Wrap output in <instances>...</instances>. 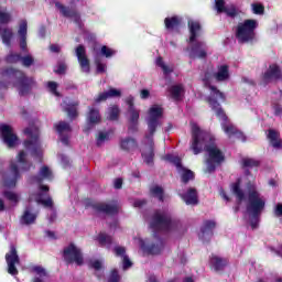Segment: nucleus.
I'll list each match as a JSON object with an SVG mask.
<instances>
[{
  "label": "nucleus",
  "mask_w": 282,
  "mask_h": 282,
  "mask_svg": "<svg viewBox=\"0 0 282 282\" xmlns=\"http://www.w3.org/2000/svg\"><path fill=\"white\" fill-rule=\"evenodd\" d=\"M12 21V15L8 12L0 11V25H8Z\"/></svg>",
  "instance_id": "nucleus-51"
},
{
  "label": "nucleus",
  "mask_w": 282,
  "mask_h": 282,
  "mask_svg": "<svg viewBox=\"0 0 282 282\" xmlns=\"http://www.w3.org/2000/svg\"><path fill=\"white\" fill-rule=\"evenodd\" d=\"M261 161L252 158H243L241 160V169H259Z\"/></svg>",
  "instance_id": "nucleus-36"
},
{
  "label": "nucleus",
  "mask_w": 282,
  "mask_h": 282,
  "mask_svg": "<svg viewBox=\"0 0 282 282\" xmlns=\"http://www.w3.org/2000/svg\"><path fill=\"white\" fill-rule=\"evenodd\" d=\"M274 216L275 217H282V204L279 203L274 208Z\"/></svg>",
  "instance_id": "nucleus-64"
},
{
  "label": "nucleus",
  "mask_w": 282,
  "mask_h": 282,
  "mask_svg": "<svg viewBox=\"0 0 282 282\" xmlns=\"http://www.w3.org/2000/svg\"><path fill=\"white\" fill-rule=\"evenodd\" d=\"M21 54L20 53H10L6 56L4 61L6 63H8L9 65H14L19 62H21Z\"/></svg>",
  "instance_id": "nucleus-45"
},
{
  "label": "nucleus",
  "mask_w": 282,
  "mask_h": 282,
  "mask_svg": "<svg viewBox=\"0 0 282 282\" xmlns=\"http://www.w3.org/2000/svg\"><path fill=\"white\" fill-rule=\"evenodd\" d=\"M18 34L20 36V50L28 54V20H21Z\"/></svg>",
  "instance_id": "nucleus-17"
},
{
  "label": "nucleus",
  "mask_w": 282,
  "mask_h": 282,
  "mask_svg": "<svg viewBox=\"0 0 282 282\" xmlns=\"http://www.w3.org/2000/svg\"><path fill=\"white\" fill-rule=\"evenodd\" d=\"M64 111L67 113L69 120H76L78 118V107H80V101L73 100V101H63Z\"/></svg>",
  "instance_id": "nucleus-20"
},
{
  "label": "nucleus",
  "mask_w": 282,
  "mask_h": 282,
  "mask_svg": "<svg viewBox=\"0 0 282 282\" xmlns=\"http://www.w3.org/2000/svg\"><path fill=\"white\" fill-rule=\"evenodd\" d=\"M120 148L122 149V151H133V149H138V141L131 137L121 139Z\"/></svg>",
  "instance_id": "nucleus-35"
},
{
  "label": "nucleus",
  "mask_w": 282,
  "mask_h": 282,
  "mask_svg": "<svg viewBox=\"0 0 282 282\" xmlns=\"http://www.w3.org/2000/svg\"><path fill=\"white\" fill-rule=\"evenodd\" d=\"M2 197H4V199H7V202H10V204H14V206H17V204H19V202H21L19 194H17L15 192H12L10 189L2 191Z\"/></svg>",
  "instance_id": "nucleus-37"
},
{
  "label": "nucleus",
  "mask_w": 282,
  "mask_h": 282,
  "mask_svg": "<svg viewBox=\"0 0 282 282\" xmlns=\"http://www.w3.org/2000/svg\"><path fill=\"white\" fill-rule=\"evenodd\" d=\"M151 197H154L161 203H164V188L159 185H154L150 188Z\"/></svg>",
  "instance_id": "nucleus-38"
},
{
  "label": "nucleus",
  "mask_w": 282,
  "mask_h": 282,
  "mask_svg": "<svg viewBox=\"0 0 282 282\" xmlns=\"http://www.w3.org/2000/svg\"><path fill=\"white\" fill-rule=\"evenodd\" d=\"M215 228H217V223H215V220H204L200 227V239L213 237L215 235L213 231Z\"/></svg>",
  "instance_id": "nucleus-23"
},
{
  "label": "nucleus",
  "mask_w": 282,
  "mask_h": 282,
  "mask_svg": "<svg viewBox=\"0 0 282 282\" xmlns=\"http://www.w3.org/2000/svg\"><path fill=\"white\" fill-rule=\"evenodd\" d=\"M177 226V220L173 219V216L169 210L156 209L151 218L150 227L152 230H164L169 232L173 230V227Z\"/></svg>",
  "instance_id": "nucleus-8"
},
{
  "label": "nucleus",
  "mask_w": 282,
  "mask_h": 282,
  "mask_svg": "<svg viewBox=\"0 0 282 282\" xmlns=\"http://www.w3.org/2000/svg\"><path fill=\"white\" fill-rule=\"evenodd\" d=\"M20 61L23 67H32V65L34 64V57L32 55L22 56Z\"/></svg>",
  "instance_id": "nucleus-52"
},
{
  "label": "nucleus",
  "mask_w": 282,
  "mask_h": 282,
  "mask_svg": "<svg viewBox=\"0 0 282 282\" xmlns=\"http://www.w3.org/2000/svg\"><path fill=\"white\" fill-rule=\"evenodd\" d=\"M94 63L96 65L97 74H105V72H107V64L102 63L100 54L95 55Z\"/></svg>",
  "instance_id": "nucleus-42"
},
{
  "label": "nucleus",
  "mask_w": 282,
  "mask_h": 282,
  "mask_svg": "<svg viewBox=\"0 0 282 282\" xmlns=\"http://www.w3.org/2000/svg\"><path fill=\"white\" fill-rule=\"evenodd\" d=\"M164 160H166V162L175 164L176 169H184V166H182V159H180L178 156H174L173 154H166L164 156Z\"/></svg>",
  "instance_id": "nucleus-46"
},
{
  "label": "nucleus",
  "mask_w": 282,
  "mask_h": 282,
  "mask_svg": "<svg viewBox=\"0 0 282 282\" xmlns=\"http://www.w3.org/2000/svg\"><path fill=\"white\" fill-rule=\"evenodd\" d=\"M210 78H213V75L210 73L206 72L205 76L203 78L206 87H208V89H210V91L214 93V96H217V98L223 100V102H226V95L224 93H221V90H219L216 86L210 85Z\"/></svg>",
  "instance_id": "nucleus-24"
},
{
  "label": "nucleus",
  "mask_w": 282,
  "mask_h": 282,
  "mask_svg": "<svg viewBox=\"0 0 282 282\" xmlns=\"http://www.w3.org/2000/svg\"><path fill=\"white\" fill-rule=\"evenodd\" d=\"M65 72H67V64H65L64 62H58L57 68L55 69V74L63 75L65 74Z\"/></svg>",
  "instance_id": "nucleus-57"
},
{
  "label": "nucleus",
  "mask_w": 282,
  "mask_h": 282,
  "mask_svg": "<svg viewBox=\"0 0 282 282\" xmlns=\"http://www.w3.org/2000/svg\"><path fill=\"white\" fill-rule=\"evenodd\" d=\"M134 208H142V206H147V199H137L133 203Z\"/></svg>",
  "instance_id": "nucleus-62"
},
{
  "label": "nucleus",
  "mask_w": 282,
  "mask_h": 282,
  "mask_svg": "<svg viewBox=\"0 0 282 282\" xmlns=\"http://www.w3.org/2000/svg\"><path fill=\"white\" fill-rule=\"evenodd\" d=\"M144 250L148 254H160L164 250V240L159 238L156 243L145 246Z\"/></svg>",
  "instance_id": "nucleus-33"
},
{
  "label": "nucleus",
  "mask_w": 282,
  "mask_h": 282,
  "mask_svg": "<svg viewBox=\"0 0 282 282\" xmlns=\"http://www.w3.org/2000/svg\"><path fill=\"white\" fill-rule=\"evenodd\" d=\"M182 17L173 15L164 19L165 30H180L182 26Z\"/></svg>",
  "instance_id": "nucleus-28"
},
{
  "label": "nucleus",
  "mask_w": 282,
  "mask_h": 282,
  "mask_svg": "<svg viewBox=\"0 0 282 282\" xmlns=\"http://www.w3.org/2000/svg\"><path fill=\"white\" fill-rule=\"evenodd\" d=\"M47 89L53 94V96H61V93H58V84L56 82H48Z\"/></svg>",
  "instance_id": "nucleus-50"
},
{
  "label": "nucleus",
  "mask_w": 282,
  "mask_h": 282,
  "mask_svg": "<svg viewBox=\"0 0 282 282\" xmlns=\"http://www.w3.org/2000/svg\"><path fill=\"white\" fill-rule=\"evenodd\" d=\"M97 241L100 246H108V248L113 243V238L105 232H100L97 236Z\"/></svg>",
  "instance_id": "nucleus-43"
},
{
  "label": "nucleus",
  "mask_w": 282,
  "mask_h": 282,
  "mask_svg": "<svg viewBox=\"0 0 282 282\" xmlns=\"http://www.w3.org/2000/svg\"><path fill=\"white\" fill-rule=\"evenodd\" d=\"M170 97L172 100H182V94H184V86L182 84L172 85L167 88Z\"/></svg>",
  "instance_id": "nucleus-30"
},
{
  "label": "nucleus",
  "mask_w": 282,
  "mask_h": 282,
  "mask_svg": "<svg viewBox=\"0 0 282 282\" xmlns=\"http://www.w3.org/2000/svg\"><path fill=\"white\" fill-rule=\"evenodd\" d=\"M214 78L217 83H224L230 78V70L228 69V65L218 66V72L214 73Z\"/></svg>",
  "instance_id": "nucleus-31"
},
{
  "label": "nucleus",
  "mask_w": 282,
  "mask_h": 282,
  "mask_svg": "<svg viewBox=\"0 0 282 282\" xmlns=\"http://www.w3.org/2000/svg\"><path fill=\"white\" fill-rule=\"evenodd\" d=\"M216 10L219 13L225 12L226 11V1H224V0H216Z\"/></svg>",
  "instance_id": "nucleus-58"
},
{
  "label": "nucleus",
  "mask_w": 282,
  "mask_h": 282,
  "mask_svg": "<svg viewBox=\"0 0 282 282\" xmlns=\"http://www.w3.org/2000/svg\"><path fill=\"white\" fill-rule=\"evenodd\" d=\"M101 120L102 118L100 117V110L96 108H89V111L87 115L88 128L85 129V133L89 132V129H91L94 124H100Z\"/></svg>",
  "instance_id": "nucleus-22"
},
{
  "label": "nucleus",
  "mask_w": 282,
  "mask_h": 282,
  "mask_svg": "<svg viewBox=\"0 0 282 282\" xmlns=\"http://www.w3.org/2000/svg\"><path fill=\"white\" fill-rule=\"evenodd\" d=\"M207 102L213 111L216 112L218 120H221V129L228 135V138H232L236 135L238 129L232 123H228V116H226V111L221 108V104L217 101L213 96L207 97Z\"/></svg>",
  "instance_id": "nucleus-9"
},
{
  "label": "nucleus",
  "mask_w": 282,
  "mask_h": 282,
  "mask_svg": "<svg viewBox=\"0 0 282 282\" xmlns=\"http://www.w3.org/2000/svg\"><path fill=\"white\" fill-rule=\"evenodd\" d=\"M182 175H181V180L183 182V184H188L192 180H195V172L191 171L188 169L182 167Z\"/></svg>",
  "instance_id": "nucleus-44"
},
{
  "label": "nucleus",
  "mask_w": 282,
  "mask_h": 282,
  "mask_svg": "<svg viewBox=\"0 0 282 282\" xmlns=\"http://www.w3.org/2000/svg\"><path fill=\"white\" fill-rule=\"evenodd\" d=\"M1 74L8 78H15L14 87H17L19 96H28L36 86V80L32 77H28L23 70H19L14 67H7L2 69Z\"/></svg>",
  "instance_id": "nucleus-5"
},
{
  "label": "nucleus",
  "mask_w": 282,
  "mask_h": 282,
  "mask_svg": "<svg viewBox=\"0 0 282 282\" xmlns=\"http://www.w3.org/2000/svg\"><path fill=\"white\" fill-rule=\"evenodd\" d=\"M113 253L116 257H121L123 270H129V268H133V262L131 261V259H129V256H127V248L116 246L113 248Z\"/></svg>",
  "instance_id": "nucleus-21"
},
{
  "label": "nucleus",
  "mask_w": 282,
  "mask_h": 282,
  "mask_svg": "<svg viewBox=\"0 0 282 282\" xmlns=\"http://www.w3.org/2000/svg\"><path fill=\"white\" fill-rule=\"evenodd\" d=\"M55 8H57L61 14H63L66 19H73L76 25H80L83 20L80 19V12H78L76 9L65 7L61 2H55Z\"/></svg>",
  "instance_id": "nucleus-15"
},
{
  "label": "nucleus",
  "mask_w": 282,
  "mask_h": 282,
  "mask_svg": "<svg viewBox=\"0 0 282 282\" xmlns=\"http://www.w3.org/2000/svg\"><path fill=\"white\" fill-rule=\"evenodd\" d=\"M116 55V51L112 48H109L107 45H102L100 48L99 56H105V58H111V56Z\"/></svg>",
  "instance_id": "nucleus-47"
},
{
  "label": "nucleus",
  "mask_w": 282,
  "mask_h": 282,
  "mask_svg": "<svg viewBox=\"0 0 282 282\" xmlns=\"http://www.w3.org/2000/svg\"><path fill=\"white\" fill-rule=\"evenodd\" d=\"M156 65L158 67H161V69H163V74H171V72H173L169 68V66H166V64H164V59L162 58V56H159L156 58Z\"/></svg>",
  "instance_id": "nucleus-53"
},
{
  "label": "nucleus",
  "mask_w": 282,
  "mask_h": 282,
  "mask_svg": "<svg viewBox=\"0 0 282 282\" xmlns=\"http://www.w3.org/2000/svg\"><path fill=\"white\" fill-rule=\"evenodd\" d=\"M164 116V110L161 107L153 106L149 109V117L147 119L148 133L145 134V140H149L150 145L147 151L141 153V158L148 164V166L153 165V160L155 158V143L153 142V135L158 132V129L162 127V118Z\"/></svg>",
  "instance_id": "nucleus-2"
},
{
  "label": "nucleus",
  "mask_w": 282,
  "mask_h": 282,
  "mask_svg": "<svg viewBox=\"0 0 282 282\" xmlns=\"http://www.w3.org/2000/svg\"><path fill=\"white\" fill-rule=\"evenodd\" d=\"M109 139V134L99 132L98 138H97V147H100V142H105V140Z\"/></svg>",
  "instance_id": "nucleus-60"
},
{
  "label": "nucleus",
  "mask_w": 282,
  "mask_h": 282,
  "mask_svg": "<svg viewBox=\"0 0 282 282\" xmlns=\"http://www.w3.org/2000/svg\"><path fill=\"white\" fill-rule=\"evenodd\" d=\"M187 28L189 30L188 43H193L191 48H187V52H189V58H206L208 53L204 48V42H195L197 41V36H199V32H202V24L199 21L188 20Z\"/></svg>",
  "instance_id": "nucleus-6"
},
{
  "label": "nucleus",
  "mask_w": 282,
  "mask_h": 282,
  "mask_svg": "<svg viewBox=\"0 0 282 282\" xmlns=\"http://www.w3.org/2000/svg\"><path fill=\"white\" fill-rule=\"evenodd\" d=\"M18 162V163H17ZM17 162L11 161L10 162V173H4L2 175V186L4 188H15L17 182L21 180V172L28 173L33 166L32 162L28 161V153L25 151H20L17 155Z\"/></svg>",
  "instance_id": "nucleus-4"
},
{
  "label": "nucleus",
  "mask_w": 282,
  "mask_h": 282,
  "mask_svg": "<svg viewBox=\"0 0 282 282\" xmlns=\"http://www.w3.org/2000/svg\"><path fill=\"white\" fill-rule=\"evenodd\" d=\"M90 208L95 210L98 215H118L120 207L118 204H107L102 202H94L89 204Z\"/></svg>",
  "instance_id": "nucleus-13"
},
{
  "label": "nucleus",
  "mask_w": 282,
  "mask_h": 282,
  "mask_svg": "<svg viewBox=\"0 0 282 282\" xmlns=\"http://www.w3.org/2000/svg\"><path fill=\"white\" fill-rule=\"evenodd\" d=\"M4 259L8 265V273L11 274V276H17V274H19L17 265L21 263V258L19 257V251L14 245H10L9 252L6 253Z\"/></svg>",
  "instance_id": "nucleus-11"
},
{
  "label": "nucleus",
  "mask_w": 282,
  "mask_h": 282,
  "mask_svg": "<svg viewBox=\"0 0 282 282\" xmlns=\"http://www.w3.org/2000/svg\"><path fill=\"white\" fill-rule=\"evenodd\" d=\"M227 17H230L231 19H235V17H237L238 12H237V8L231 7V8H226L224 11Z\"/></svg>",
  "instance_id": "nucleus-59"
},
{
  "label": "nucleus",
  "mask_w": 282,
  "mask_h": 282,
  "mask_svg": "<svg viewBox=\"0 0 282 282\" xmlns=\"http://www.w3.org/2000/svg\"><path fill=\"white\" fill-rule=\"evenodd\" d=\"M232 193L237 197L238 202H243L246 199V193H243V189H241V182L237 181L232 184Z\"/></svg>",
  "instance_id": "nucleus-40"
},
{
  "label": "nucleus",
  "mask_w": 282,
  "mask_h": 282,
  "mask_svg": "<svg viewBox=\"0 0 282 282\" xmlns=\"http://www.w3.org/2000/svg\"><path fill=\"white\" fill-rule=\"evenodd\" d=\"M0 36L2 39L3 45H7V47H11L12 39L14 37V33L12 32V29L0 26Z\"/></svg>",
  "instance_id": "nucleus-32"
},
{
  "label": "nucleus",
  "mask_w": 282,
  "mask_h": 282,
  "mask_svg": "<svg viewBox=\"0 0 282 282\" xmlns=\"http://www.w3.org/2000/svg\"><path fill=\"white\" fill-rule=\"evenodd\" d=\"M251 10L253 14H258V15L265 14V7L261 3H252Z\"/></svg>",
  "instance_id": "nucleus-49"
},
{
  "label": "nucleus",
  "mask_w": 282,
  "mask_h": 282,
  "mask_svg": "<svg viewBox=\"0 0 282 282\" xmlns=\"http://www.w3.org/2000/svg\"><path fill=\"white\" fill-rule=\"evenodd\" d=\"M54 129L58 133V135H63V133H70L72 126L67 121H59L54 124Z\"/></svg>",
  "instance_id": "nucleus-39"
},
{
  "label": "nucleus",
  "mask_w": 282,
  "mask_h": 282,
  "mask_svg": "<svg viewBox=\"0 0 282 282\" xmlns=\"http://www.w3.org/2000/svg\"><path fill=\"white\" fill-rule=\"evenodd\" d=\"M247 191V213L249 215V223L252 230L259 228V221H261V215L265 210V199L261 197V193L257 189V185L252 182H248L246 185Z\"/></svg>",
  "instance_id": "nucleus-3"
},
{
  "label": "nucleus",
  "mask_w": 282,
  "mask_h": 282,
  "mask_svg": "<svg viewBox=\"0 0 282 282\" xmlns=\"http://www.w3.org/2000/svg\"><path fill=\"white\" fill-rule=\"evenodd\" d=\"M90 268H93V270H102V262H100V260H95L90 262Z\"/></svg>",
  "instance_id": "nucleus-61"
},
{
  "label": "nucleus",
  "mask_w": 282,
  "mask_h": 282,
  "mask_svg": "<svg viewBox=\"0 0 282 282\" xmlns=\"http://www.w3.org/2000/svg\"><path fill=\"white\" fill-rule=\"evenodd\" d=\"M0 133L2 135V140L9 149H14L17 147V142H19V137L14 134V130H12L10 124L0 123Z\"/></svg>",
  "instance_id": "nucleus-12"
},
{
  "label": "nucleus",
  "mask_w": 282,
  "mask_h": 282,
  "mask_svg": "<svg viewBox=\"0 0 282 282\" xmlns=\"http://www.w3.org/2000/svg\"><path fill=\"white\" fill-rule=\"evenodd\" d=\"M24 133L31 138V140L24 141L25 149H30V147H34V144L39 143V133H34L32 128H25Z\"/></svg>",
  "instance_id": "nucleus-34"
},
{
  "label": "nucleus",
  "mask_w": 282,
  "mask_h": 282,
  "mask_svg": "<svg viewBox=\"0 0 282 282\" xmlns=\"http://www.w3.org/2000/svg\"><path fill=\"white\" fill-rule=\"evenodd\" d=\"M109 120L116 121L120 118V108L118 106H112L109 110Z\"/></svg>",
  "instance_id": "nucleus-48"
},
{
  "label": "nucleus",
  "mask_w": 282,
  "mask_h": 282,
  "mask_svg": "<svg viewBox=\"0 0 282 282\" xmlns=\"http://www.w3.org/2000/svg\"><path fill=\"white\" fill-rule=\"evenodd\" d=\"M122 96V91L116 88H110L107 91L100 93L97 98H95V102H105V100H109V98H120Z\"/></svg>",
  "instance_id": "nucleus-25"
},
{
  "label": "nucleus",
  "mask_w": 282,
  "mask_h": 282,
  "mask_svg": "<svg viewBox=\"0 0 282 282\" xmlns=\"http://www.w3.org/2000/svg\"><path fill=\"white\" fill-rule=\"evenodd\" d=\"M274 116H282V107L280 104L273 105Z\"/></svg>",
  "instance_id": "nucleus-63"
},
{
  "label": "nucleus",
  "mask_w": 282,
  "mask_h": 282,
  "mask_svg": "<svg viewBox=\"0 0 282 282\" xmlns=\"http://www.w3.org/2000/svg\"><path fill=\"white\" fill-rule=\"evenodd\" d=\"M267 138L270 140V144L273 149H282L281 133H279V131L269 129Z\"/></svg>",
  "instance_id": "nucleus-29"
},
{
  "label": "nucleus",
  "mask_w": 282,
  "mask_h": 282,
  "mask_svg": "<svg viewBox=\"0 0 282 282\" xmlns=\"http://www.w3.org/2000/svg\"><path fill=\"white\" fill-rule=\"evenodd\" d=\"M130 113V118H129V122H139L140 120V111H138L137 109L133 110H128Z\"/></svg>",
  "instance_id": "nucleus-55"
},
{
  "label": "nucleus",
  "mask_w": 282,
  "mask_h": 282,
  "mask_svg": "<svg viewBox=\"0 0 282 282\" xmlns=\"http://www.w3.org/2000/svg\"><path fill=\"white\" fill-rule=\"evenodd\" d=\"M108 282H120V273H118L117 269L111 270Z\"/></svg>",
  "instance_id": "nucleus-56"
},
{
  "label": "nucleus",
  "mask_w": 282,
  "mask_h": 282,
  "mask_svg": "<svg viewBox=\"0 0 282 282\" xmlns=\"http://www.w3.org/2000/svg\"><path fill=\"white\" fill-rule=\"evenodd\" d=\"M189 150L194 155H199L206 151L208 158L206 160V173H215L217 166H221L226 162V155L215 144V137L206 130H202L197 123L192 126V142Z\"/></svg>",
  "instance_id": "nucleus-1"
},
{
  "label": "nucleus",
  "mask_w": 282,
  "mask_h": 282,
  "mask_svg": "<svg viewBox=\"0 0 282 282\" xmlns=\"http://www.w3.org/2000/svg\"><path fill=\"white\" fill-rule=\"evenodd\" d=\"M75 54L77 56V61L79 63L82 72H86V74H89L91 70V66L89 63V57H87V50L85 48V45L79 44L75 48Z\"/></svg>",
  "instance_id": "nucleus-14"
},
{
  "label": "nucleus",
  "mask_w": 282,
  "mask_h": 282,
  "mask_svg": "<svg viewBox=\"0 0 282 282\" xmlns=\"http://www.w3.org/2000/svg\"><path fill=\"white\" fill-rule=\"evenodd\" d=\"M209 265L215 272H221L228 265V260L226 258H220L217 256H212L209 259Z\"/></svg>",
  "instance_id": "nucleus-26"
},
{
  "label": "nucleus",
  "mask_w": 282,
  "mask_h": 282,
  "mask_svg": "<svg viewBox=\"0 0 282 282\" xmlns=\"http://www.w3.org/2000/svg\"><path fill=\"white\" fill-rule=\"evenodd\" d=\"M36 217H37V215L32 213L31 207H25V209L20 218V221L24 226H32V224H36Z\"/></svg>",
  "instance_id": "nucleus-27"
},
{
  "label": "nucleus",
  "mask_w": 282,
  "mask_h": 282,
  "mask_svg": "<svg viewBox=\"0 0 282 282\" xmlns=\"http://www.w3.org/2000/svg\"><path fill=\"white\" fill-rule=\"evenodd\" d=\"M180 197L187 206H197L199 204V195L195 187H189L186 193L180 194Z\"/></svg>",
  "instance_id": "nucleus-18"
},
{
  "label": "nucleus",
  "mask_w": 282,
  "mask_h": 282,
  "mask_svg": "<svg viewBox=\"0 0 282 282\" xmlns=\"http://www.w3.org/2000/svg\"><path fill=\"white\" fill-rule=\"evenodd\" d=\"M62 256L66 265H72L73 263H76L80 267L85 263L83 250H80V248H77L74 242H70L67 247L63 249Z\"/></svg>",
  "instance_id": "nucleus-10"
},
{
  "label": "nucleus",
  "mask_w": 282,
  "mask_h": 282,
  "mask_svg": "<svg viewBox=\"0 0 282 282\" xmlns=\"http://www.w3.org/2000/svg\"><path fill=\"white\" fill-rule=\"evenodd\" d=\"M43 180H48V182L54 180V174H52V170H50L47 165H43L37 175L31 176V182H34L35 184H43Z\"/></svg>",
  "instance_id": "nucleus-19"
},
{
  "label": "nucleus",
  "mask_w": 282,
  "mask_h": 282,
  "mask_svg": "<svg viewBox=\"0 0 282 282\" xmlns=\"http://www.w3.org/2000/svg\"><path fill=\"white\" fill-rule=\"evenodd\" d=\"M259 28V22L254 19H247L239 23L236 29V39L238 43H254L257 39L256 30Z\"/></svg>",
  "instance_id": "nucleus-7"
},
{
  "label": "nucleus",
  "mask_w": 282,
  "mask_h": 282,
  "mask_svg": "<svg viewBox=\"0 0 282 282\" xmlns=\"http://www.w3.org/2000/svg\"><path fill=\"white\" fill-rule=\"evenodd\" d=\"M32 272L37 274V276L33 278V282H43V278L47 276V271L41 265L33 267Z\"/></svg>",
  "instance_id": "nucleus-41"
},
{
  "label": "nucleus",
  "mask_w": 282,
  "mask_h": 282,
  "mask_svg": "<svg viewBox=\"0 0 282 282\" xmlns=\"http://www.w3.org/2000/svg\"><path fill=\"white\" fill-rule=\"evenodd\" d=\"M37 204H42L44 208H54V200L52 197H48L47 199L39 198Z\"/></svg>",
  "instance_id": "nucleus-54"
},
{
  "label": "nucleus",
  "mask_w": 282,
  "mask_h": 282,
  "mask_svg": "<svg viewBox=\"0 0 282 282\" xmlns=\"http://www.w3.org/2000/svg\"><path fill=\"white\" fill-rule=\"evenodd\" d=\"M262 78L264 83H270V80H281V66H279L278 64H270L267 72L262 75Z\"/></svg>",
  "instance_id": "nucleus-16"
}]
</instances>
